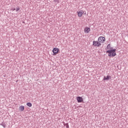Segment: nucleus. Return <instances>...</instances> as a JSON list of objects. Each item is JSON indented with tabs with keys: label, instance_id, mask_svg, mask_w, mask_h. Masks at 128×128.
<instances>
[{
	"label": "nucleus",
	"instance_id": "1",
	"mask_svg": "<svg viewBox=\"0 0 128 128\" xmlns=\"http://www.w3.org/2000/svg\"><path fill=\"white\" fill-rule=\"evenodd\" d=\"M116 49H112L111 50H108L106 51V53L108 54V56H116Z\"/></svg>",
	"mask_w": 128,
	"mask_h": 128
},
{
	"label": "nucleus",
	"instance_id": "2",
	"mask_svg": "<svg viewBox=\"0 0 128 128\" xmlns=\"http://www.w3.org/2000/svg\"><path fill=\"white\" fill-rule=\"evenodd\" d=\"M98 42L100 43L104 44L106 42V38L104 36H100L98 38Z\"/></svg>",
	"mask_w": 128,
	"mask_h": 128
},
{
	"label": "nucleus",
	"instance_id": "3",
	"mask_svg": "<svg viewBox=\"0 0 128 128\" xmlns=\"http://www.w3.org/2000/svg\"><path fill=\"white\" fill-rule=\"evenodd\" d=\"M58 52H60V49L58 48H54L52 50V52H53V56H56L57 54H58Z\"/></svg>",
	"mask_w": 128,
	"mask_h": 128
},
{
	"label": "nucleus",
	"instance_id": "4",
	"mask_svg": "<svg viewBox=\"0 0 128 128\" xmlns=\"http://www.w3.org/2000/svg\"><path fill=\"white\" fill-rule=\"evenodd\" d=\"M93 46H102V44H100V42L98 41H93Z\"/></svg>",
	"mask_w": 128,
	"mask_h": 128
},
{
	"label": "nucleus",
	"instance_id": "5",
	"mask_svg": "<svg viewBox=\"0 0 128 128\" xmlns=\"http://www.w3.org/2000/svg\"><path fill=\"white\" fill-rule=\"evenodd\" d=\"M78 16V18H82V15L84 14V10H80V11L77 12Z\"/></svg>",
	"mask_w": 128,
	"mask_h": 128
},
{
	"label": "nucleus",
	"instance_id": "6",
	"mask_svg": "<svg viewBox=\"0 0 128 128\" xmlns=\"http://www.w3.org/2000/svg\"><path fill=\"white\" fill-rule=\"evenodd\" d=\"M76 100L78 102H84V98H82V97L77 96Z\"/></svg>",
	"mask_w": 128,
	"mask_h": 128
},
{
	"label": "nucleus",
	"instance_id": "7",
	"mask_svg": "<svg viewBox=\"0 0 128 128\" xmlns=\"http://www.w3.org/2000/svg\"><path fill=\"white\" fill-rule=\"evenodd\" d=\"M90 28L88 27H86L84 29V32L85 34H90Z\"/></svg>",
	"mask_w": 128,
	"mask_h": 128
},
{
	"label": "nucleus",
	"instance_id": "8",
	"mask_svg": "<svg viewBox=\"0 0 128 128\" xmlns=\"http://www.w3.org/2000/svg\"><path fill=\"white\" fill-rule=\"evenodd\" d=\"M19 110L20 112H24V106H20Z\"/></svg>",
	"mask_w": 128,
	"mask_h": 128
},
{
	"label": "nucleus",
	"instance_id": "9",
	"mask_svg": "<svg viewBox=\"0 0 128 128\" xmlns=\"http://www.w3.org/2000/svg\"><path fill=\"white\" fill-rule=\"evenodd\" d=\"M110 78V76H108L106 77H104V80H108Z\"/></svg>",
	"mask_w": 128,
	"mask_h": 128
},
{
	"label": "nucleus",
	"instance_id": "10",
	"mask_svg": "<svg viewBox=\"0 0 128 128\" xmlns=\"http://www.w3.org/2000/svg\"><path fill=\"white\" fill-rule=\"evenodd\" d=\"M107 49L108 50H113L112 48L110 47V44H109L107 46Z\"/></svg>",
	"mask_w": 128,
	"mask_h": 128
},
{
	"label": "nucleus",
	"instance_id": "11",
	"mask_svg": "<svg viewBox=\"0 0 128 128\" xmlns=\"http://www.w3.org/2000/svg\"><path fill=\"white\" fill-rule=\"evenodd\" d=\"M26 106H29V108H31V106H32V103H30V102H28V103L26 104Z\"/></svg>",
	"mask_w": 128,
	"mask_h": 128
},
{
	"label": "nucleus",
	"instance_id": "12",
	"mask_svg": "<svg viewBox=\"0 0 128 128\" xmlns=\"http://www.w3.org/2000/svg\"><path fill=\"white\" fill-rule=\"evenodd\" d=\"M18 10H20V8H16V12H18Z\"/></svg>",
	"mask_w": 128,
	"mask_h": 128
},
{
	"label": "nucleus",
	"instance_id": "13",
	"mask_svg": "<svg viewBox=\"0 0 128 128\" xmlns=\"http://www.w3.org/2000/svg\"><path fill=\"white\" fill-rule=\"evenodd\" d=\"M12 10H16V8H14V9L12 8Z\"/></svg>",
	"mask_w": 128,
	"mask_h": 128
}]
</instances>
